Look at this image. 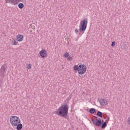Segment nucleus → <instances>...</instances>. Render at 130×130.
Here are the masks:
<instances>
[{"label": "nucleus", "mask_w": 130, "mask_h": 130, "mask_svg": "<svg viewBox=\"0 0 130 130\" xmlns=\"http://www.w3.org/2000/svg\"><path fill=\"white\" fill-rule=\"evenodd\" d=\"M92 123L96 126H101V125L102 124V121L101 120V119L96 116L94 117V119H92Z\"/></svg>", "instance_id": "nucleus-4"}, {"label": "nucleus", "mask_w": 130, "mask_h": 130, "mask_svg": "<svg viewBox=\"0 0 130 130\" xmlns=\"http://www.w3.org/2000/svg\"><path fill=\"white\" fill-rule=\"evenodd\" d=\"M73 58L71 56H69L67 58V60H69L70 61H71V60H72Z\"/></svg>", "instance_id": "nucleus-21"}, {"label": "nucleus", "mask_w": 130, "mask_h": 130, "mask_svg": "<svg viewBox=\"0 0 130 130\" xmlns=\"http://www.w3.org/2000/svg\"><path fill=\"white\" fill-rule=\"evenodd\" d=\"M19 9H23L24 8V4L23 3H19L18 4Z\"/></svg>", "instance_id": "nucleus-17"}, {"label": "nucleus", "mask_w": 130, "mask_h": 130, "mask_svg": "<svg viewBox=\"0 0 130 130\" xmlns=\"http://www.w3.org/2000/svg\"><path fill=\"white\" fill-rule=\"evenodd\" d=\"M7 67L6 66L3 65L0 69V77L1 79H4L5 78V74H6V69Z\"/></svg>", "instance_id": "nucleus-6"}, {"label": "nucleus", "mask_w": 130, "mask_h": 130, "mask_svg": "<svg viewBox=\"0 0 130 130\" xmlns=\"http://www.w3.org/2000/svg\"><path fill=\"white\" fill-rule=\"evenodd\" d=\"M111 46H112V47H114V46H115V41H113L112 42Z\"/></svg>", "instance_id": "nucleus-20"}, {"label": "nucleus", "mask_w": 130, "mask_h": 130, "mask_svg": "<svg viewBox=\"0 0 130 130\" xmlns=\"http://www.w3.org/2000/svg\"><path fill=\"white\" fill-rule=\"evenodd\" d=\"M69 55H70V53H65L64 54V57L67 58V57H68Z\"/></svg>", "instance_id": "nucleus-19"}, {"label": "nucleus", "mask_w": 130, "mask_h": 130, "mask_svg": "<svg viewBox=\"0 0 130 130\" xmlns=\"http://www.w3.org/2000/svg\"><path fill=\"white\" fill-rule=\"evenodd\" d=\"M12 45H18L19 43H18V42H17V41H16V40L13 39L12 41Z\"/></svg>", "instance_id": "nucleus-14"}, {"label": "nucleus", "mask_w": 130, "mask_h": 130, "mask_svg": "<svg viewBox=\"0 0 130 130\" xmlns=\"http://www.w3.org/2000/svg\"><path fill=\"white\" fill-rule=\"evenodd\" d=\"M16 40L19 42L22 41L23 39H24V36L22 35H18L16 37Z\"/></svg>", "instance_id": "nucleus-9"}, {"label": "nucleus", "mask_w": 130, "mask_h": 130, "mask_svg": "<svg viewBox=\"0 0 130 130\" xmlns=\"http://www.w3.org/2000/svg\"><path fill=\"white\" fill-rule=\"evenodd\" d=\"M102 128H105V127H106V126H107V123H106V122H104L103 123L102 122V124L101 125Z\"/></svg>", "instance_id": "nucleus-12"}, {"label": "nucleus", "mask_w": 130, "mask_h": 130, "mask_svg": "<svg viewBox=\"0 0 130 130\" xmlns=\"http://www.w3.org/2000/svg\"><path fill=\"white\" fill-rule=\"evenodd\" d=\"M95 109L91 108L89 110V113H91V114H94L95 113Z\"/></svg>", "instance_id": "nucleus-16"}, {"label": "nucleus", "mask_w": 130, "mask_h": 130, "mask_svg": "<svg viewBox=\"0 0 130 130\" xmlns=\"http://www.w3.org/2000/svg\"><path fill=\"white\" fill-rule=\"evenodd\" d=\"M78 32H79V31L78 30V29L76 28V29H75V33L77 34V33H78Z\"/></svg>", "instance_id": "nucleus-23"}, {"label": "nucleus", "mask_w": 130, "mask_h": 130, "mask_svg": "<svg viewBox=\"0 0 130 130\" xmlns=\"http://www.w3.org/2000/svg\"><path fill=\"white\" fill-rule=\"evenodd\" d=\"M104 119H106V117H104Z\"/></svg>", "instance_id": "nucleus-24"}, {"label": "nucleus", "mask_w": 130, "mask_h": 130, "mask_svg": "<svg viewBox=\"0 0 130 130\" xmlns=\"http://www.w3.org/2000/svg\"><path fill=\"white\" fill-rule=\"evenodd\" d=\"M99 102L101 104V106H105L108 104V102L106 100L101 99L100 100Z\"/></svg>", "instance_id": "nucleus-8"}, {"label": "nucleus", "mask_w": 130, "mask_h": 130, "mask_svg": "<svg viewBox=\"0 0 130 130\" xmlns=\"http://www.w3.org/2000/svg\"><path fill=\"white\" fill-rule=\"evenodd\" d=\"M88 24V18H85L83 21H81L79 26V31L84 33L87 29V25Z\"/></svg>", "instance_id": "nucleus-2"}, {"label": "nucleus", "mask_w": 130, "mask_h": 130, "mask_svg": "<svg viewBox=\"0 0 130 130\" xmlns=\"http://www.w3.org/2000/svg\"><path fill=\"white\" fill-rule=\"evenodd\" d=\"M10 121L12 125H13L14 126H17V124L21 122L20 118L15 116H12V117L10 118Z\"/></svg>", "instance_id": "nucleus-3"}, {"label": "nucleus", "mask_w": 130, "mask_h": 130, "mask_svg": "<svg viewBox=\"0 0 130 130\" xmlns=\"http://www.w3.org/2000/svg\"><path fill=\"white\" fill-rule=\"evenodd\" d=\"M80 66L75 65L73 67L74 71H78L79 72Z\"/></svg>", "instance_id": "nucleus-13"}, {"label": "nucleus", "mask_w": 130, "mask_h": 130, "mask_svg": "<svg viewBox=\"0 0 130 130\" xmlns=\"http://www.w3.org/2000/svg\"><path fill=\"white\" fill-rule=\"evenodd\" d=\"M109 121V117L107 118V119L106 120V122H108Z\"/></svg>", "instance_id": "nucleus-22"}, {"label": "nucleus", "mask_w": 130, "mask_h": 130, "mask_svg": "<svg viewBox=\"0 0 130 130\" xmlns=\"http://www.w3.org/2000/svg\"><path fill=\"white\" fill-rule=\"evenodd\" d=\"M6 2L7 4L11 2V3L13 4V5H18V2L17 1V0H6Z\"/></svg>", "instance_id": "nucleus-10"}, {"label": "nucleus", "mask_w": 130, "mask_h": 130, "mask_svg": "<svg viewBox=\"0 0 130 130\" xmlns=\"http://www.w3.org/2000/svg\"><path fill=\"white\" fill-rule=\"evenodd\" d=\"M68 114L69 105H68V104L67 103L63 104L61 106L58 108V110L56 112V114H57V115H59L60 116H61V117H64V118H67V116H68Z\"/></svg>", "instance_id": "nucleus-1"}, {"label": "nucleus", "mask_w": 130, "mask_h": 130, "mask_svg": "<svg viewBox=\"0 0 130 130\" xmlns=\"http://www.w3.org/2000/svg\"><path fill=\"white\" fill-rule=\"evenodd\" d=\"M103 113L102 112H100V111H98L97 113H96V115L97 116H99V117H101L102 118V115H103Z\"/></svg>", "instance_id": "nucleus-15"}, {"label": "nucleus", "mask_w": 130, "mask_h": 130, "mask_svg": "<svg viewBox=\"0 0 130 130\" xmlns=\"http://www.w3.org/2000/svg\"><path fill=\"white\" fill-rule=\"evenodd\" d=\"M87 71V66L85 64L79 65V70L78 71V74L79 75H84L86 71Z\"/></svg>", "instance_id": "nucleus-5"}, {"label": "nucleus", "mask_w": 130, "mask_h": 130, "mask_svg": "<svg viewBox=\"0 0 130 130\" xmlns=\"http://www.w3.org/2000/svg\"><path fill=\"white\" fill-rule=\"evenodd\" d=\"M39 54L41 57L44 58V57H46V56H47V51H46L45 49H43L40 51Z\"/></svg>", "instance_id": "nucleus-7"}, {"label": "nucleus", "mask_w": 130, "mask_h": 130, "mask_svg": "<svg viewBox=\"0 0 130 130\" xmlns=\"http://www.w3.org/2000/svg\"><path fill=\"white\" fill-rule=\"evenodd\" d=\"M26 67H27V69H28V70H31V68H32V65L31 64H26Z\"/></svg>", "instance_id": "nucleus-18"}, {"label": "nucleus", "mask_w": 130, "mask_h": 130, "mask_svg": "<svg viewBox=\"0 0 130 130\" xmlns=\"http://www.w3.org/2000/svg\"><path fill=\"white\" fill-rule=\"evenodd\" d=\"M17 125H16V129H17V130H21V129H22V128H23V124H20V123H17Z\"/></svg>", "instance_id": "nucleus-11"}]
</instances>
